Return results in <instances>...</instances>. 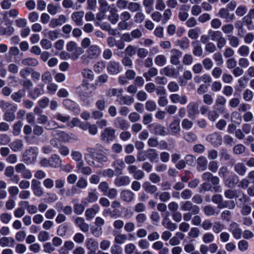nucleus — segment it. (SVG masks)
<instances>
[{
  "label": "nucleus",
  "instance_id": "nucleus-1",
  "mask_svg": "<svg viewBox=\"0 0 254 254\" xmlns=\"http://www.w3.org/2000/svg\"><path fill=\"white\" fill-rule=\"evenodd\" d=\"M86 152L84 154V158L86 162L90 166L96 168H100L103 166L104 163L108 160V158L105 154L100 152L99 149L98 152L96 149L88 147L86 149Z\"/></svg>",
  "mask_w": 254,
  "mask_h": 254
},
{
  "label": "nucleus",
  "instance_id": "nucleus-2",
  "mask_svg": "<svg viewBox=\"0 0 254 254\" xmlns=\"http://www.w3.org/2000/svg\"><path fill=\"white\" fill-rule=\"evenodd\" d=\"M52 135L56 139L64 142H70L78 140L77 136L73 133H67L60 130H53L51 132Z\"/></svg>",
  "mask_w": 254,
  "mask_h": 254
},
{
  "label": "nucleus",
  "instance_id": "nucleus-3",
  "mask_svg": "<svg viewBox=\"0 0 254 254\" xmlns=\"http://www.w3.org/2000/svg\"><path fill=\"white\" fill-rule=\"evenodd\" d=\"M101 139L106 143H110L116 137L115 129L111 127H106L101 133Z\"/></svg>",
  "mask_w": 254,
  "mask_h": 254
},
{
  "label": "nucleus",
  "instance_id": "nucleus-4",
  "mask_svg": "<svg viewBox=\"0 0 254 254\" xmlns=\"http://www.w3.org/2000/svg\"><path fill=\"white\" fill-rule=\"evenodd\" d=\"M37 153L35 149L30 148L26 150L23 155V161L26 164H33L37 159Z\"/></svg>",
  "mask_w": 254,
  "mask_h": 254
},
{
  "label": "nucleus",
  "instance_id": "nucleus-5",
  "mask_svg": "<svg viewBox=\"0 0 254 254\" xmlns=\"http://www.w3.org/2000/svg\"><path fill=\"white\" fill-rule=\"evenodd\" d=\"M181 209L183 211H190L193 215L198 214L200 211L199 207L193 204L191 201L189 200L186 201L182 203Z\"/></svg>",
  "mask_w": 254,
  "mask_h": 254
},
{
  "label": "nucleus",
  "instance_id": "nucleus-6",
  "mask_svg": "<svg viewBox=\"0 0 254 254\" xmlns=\"http://www.w3.org/2000/svg\"><path fill=\"white\" fill-rule=\"evenodd\" d=\"M187 109L188 116L190 118H194L196 115L199 114V104L196 102L190 103L188 105Z\"/></svg>",
  "mask_w": 254,
  "mask_h": 254
},
{
  "label": "nucleus",
  "instance_id": "nucleus-7",
  "mask_svg": "<svg viewBox=\"0 0 254 254\" xmlns=\"http://www.w3.org/2000/svg\"><path fill=\"white\" fill-rule=\"evenodd\" d=\"M66 50L67 51L71 52L74 51L76 52V54H73L72 55V59L73 60H76L78 58L79 55L82 53V50L81 48L77 47L76 44L73 41L69 42L66 45Z\"/></svg>",
  "mask_w": 254,
  "mask_h": 254
},
{
  "label": "nucleus",
  "instance_id": "nucleus-8",
  "mask_svg": "<svg viewBox=\"0 0 254 254\" xmlns=\"http://www.w3.org/2000/svg\"><path fill=\"white\" fill-rule=\"evenodd\" d=\"M87 58L90 59L98 58L101 54V49L97 45H92L87 50Z\"/></svg>",
  "mask_w": 254,
  "mask_h": 254
},
{
  "label": "nucleus",
  "instance_id": "nucleus-9",
  "mask_svg": "<svg viewBox=\"0 0 254 254\" xmlns=\"http://www.w3.org/2000/svg\"><path fill=\"white\" fill-rule=\"evenodd\" d=\"M206 140L214 147L219 146L222 144V136L218 133L214 132L208 135Z\"/></svg>",
  "mask_w": 254,
  "mask_h": 254
},
{
  "label": "nucleus",
  "instance_id": "nucleus-10",
  "mask_svg": "<svg viewBox=\"0 0 254 254\" xmlns=\"http://www.w3.org/2000/svg\"><path fill=\"white\" fill-rule=\"evenodd\" d=\"M170 63L171 64L177 65L180 63V58L182 56L181 51L176 49H173L171 50Z\"/></svg>",
  "mask_w": 254,
  "mask_h": 254
},
{
  "label": "nucleus",
  "instance_id": "nucleus-11",
  "mask_svg": "<svg viewBox=\"0 0 254 254\" xmlns=\"http://www.w3.org/2000/svg\"><path fill=\"white\" fill-rule=\"evenodd\" d=\"M64 106L68 110L71 111L76 114L80 112L79 106L74 101L70 99H65L63 101Z\"/></svg>",
  "mask_w": 254,
  "mask_h": 254
},
{
  "label": "nucleus",
  "instance_id": "nucleus-12",
  "mask_svg": "<svg viewBox=\"0 0 254 254\" xmlns=\"http://www.w3.org/2000/svg\"><path fill=\"white\" fill-rule=\"evenodd\" d=\"M77 172L84 175L89 176L92 173V169L89 166H85L84 162L76 163Z\"/></svg>",
  "mask_w": 254,
  "mask_h": 254
},
{
  "label": "nucleus",
  "instance_id": "nucleus-13",
  "mask_svg": "<svg viewBox=\"0 0 254 254\" xmlns=\"http://www.w3.org/2000/svg\"><path fill=\"white\" fill-rule=\"evenodd\" d=\"M134 193L129 190H123L120 193L121 199L127 203L132 201L134 200Z\"/></svg>",
  "mask_w": 254,
  "mask_h": 254
},
{
  "label": "nucleus",
  "instance_id": "nucleus-14",
  "mask_svg": "<svg viewBox=\"0 0 254 254\" xmlns=\"http://www.w3.org/2000/svg\"><path fill=\"white\" fill-rule=\"evenodd\" d=\"M169 98L173 103H179L181 105H185L188 102L187 97L185 95L173 94L170 95Z\"/></svg>",
  "mask_w": 254,
  "mask_h": 254
},
{
  "label": "nucleus",
  "instance_id": "nucleus-15",
  "mask_svg": "<svg viewBox=\"0 0 254 254\" xmlns=\"http://www.w3.org/2000/svg\"><path fill=\"white\" fill-rule=\"evenodd\" d=\"M107 69L111 75H117L120 72V64L115 61H110L107 64Z\"/></svg>",
  "mask_w": 254,
  "mask_h": 254
},
{
  "label": "nucleus",
  "instance_id": "nucleus-16",
  "mask_svg": "<svg viewBox=\"0 0 254 254\" xmlns=\"http://www.w3.org/2000/svg\"><path fill=\"white\" fill-rule=\"evenodd\" d=\"M112 167L118 175H122L125 167V163L122 159H116L112 163Z\"/></svg>",
  "mask_w": 254,
  "mask_h": 254
},
{
  "label": "nucleus",
  "instance_id": "nucleus-17",
  "mask_svg": "<svg viewBox=\"0 0 254 254\" xmlns=\"http://www.w3.org/2000/svg\"><path fill=\"white\" fill-rule=\"evenodd\" d=\"M84 15V12L83 11H76L72 13L71 18L77 26H80L83 24V18Z\"/></svg>",
  "mask_w": 254,
  "mask_h": 254
},
{
  "label": "nucleus",
  "instance_id": "nucleus-18",
  "mask_svg": "<svg viewBox=\"0 0 254 254\" xmlns=\"http://www.w3.org/2000/svg\"><path fill=\"white\" fill-rule=\"evenodd\" d=\"M230 231L235 239L238 240L241 238L242 231L237 223L233 222L230 225Z\"/></svg>",
  "mask_w": 254,
  "mask_h": 254
},
{
  "label": "nucleus",
  "instance_id": "nucleus-19",
  "mask_svg": "<svg viewBox=\"0 0 254 254\" xmlns=\"http://www.w3.org/2000/svg\"><path fill=\"white\" fill-rule=\"evenodd\" d=\"M75 225L84 233H86L89 231V226L88 224L85 222V220L83 218L78 217L74 220Z\"/></svg>",
  "mask_w": 254,
  "mask_h": 254
},
{
  "label": "nucleus",
  "instance_id": "nucleus-20",
  "mask_svg": "<svg viewBox=\"0 0 254 254\" xmlns=\"http://www.w3.org/2000/svg\"><path fill=\"white\" fill-rule=\"evenodd\" d=\"M17 107H12V108L7 110L3 115V119L8 122H11L15 119V112L17 110Z\"/></svg>",
  "mask_w": 254,
  "mask_h": 254
},
{
  "label": "nucleus",
  "instance_id": "nucleus-21",
  "mask_svg": "<svg viewBox=\"0 0 254 254\" xmlns=\"http://www.w3.org/2000/svg\"><path fill=\"white\" fill-rule=\"evenodd\" d=\"M204 181H210L213 185H217L219 183L220 180L217 176H214L212 173L206 172L201 175Z\"/></svg>",
  "mask_w": 254,
  "mask_h": 254
},
{
  "label": "nucleus",
  "instance_id": "nucleus-22",
  "mask_svg": "<svg viewBox=\"0 0 254 254\" xmlns=\"http://www.w3.org/2000/svg\"><path fill=\"white\" fill-rule=\"evenodd\" d=\"M130 180L128 176H122L117 177L114 181L115 185L119 187L127 186L130 184Z\"/></svg>",
  "mask_w": 254,
  "mask_h": 254
},
{
  "label": "nucleus",
  "instance_id": "nucleus-23",
  "mask_svg": "<svg viewBox=\"0 0 254 254\" xmlns=\"http://www.w3.org/2000/svg\"><path fill=\"white\" fill-rule=\"evenodd\" d=\"M208 161L204 156H201L196 160V168L198 171H205L207 166Z\"/></svg>",
  "mask_w": 254,
  "mask_h": 254
},
{
  "label": "nucleus",
  "instance_id": "nucleus-24",
  "mask_svg": "<svg viewBox=\"0 0 254 254\" xmlns=\"http://www.w3.org/2000/svg\"><path fill=\"white\" fill-rule=\"evenodd\" d=\"M114 126L121 129H127L128 128L129 125L127 122L121 117L116 118L114 122Z\"/></svg>",
  "mask_w": 254,
  "mask_h": 254
},
{
  "label": "nucleus",
  "instance_id": "nucleus-25",
  "mask_svg": "<svg viewBox=\"0 0 254 254\" xmlns=\"http://www.w3.org/2000/svg\"><path fill=\"white\" fill-rule=\"evenodd\" d=\"M40 185L41 183L37 180L33 179L32 181L31 188L34 193L38 196L42 195L43 193Z\"/></svg>",
  "mask_w": 254,
  "mask_h": 254
},
{
  "label": "nucleus",
  "instance_id": "nucleus-26",
  "mask_svg": "<svg viewBox=\"0 0 254 254\" xmlns=\"http://www.w3.org/2000/svg\"><path fill=\"white\" fill-rule=\"evenodd\" d=\"M66 21V17L64 15H60L58 18H53L51 19L50 26L52 28H55L58 26L62 25Z\"/></svg>",
  "mask_w": 254,
  "mask_h": 254
},
{
  "label": "nucleus",
  "instance_id": "nucleus-27",
  "mask_svg": "<svg viewBox=\"0 0 254 254\" xmlns=\"http://www.w3.org/2000/svg\"><path fill=\"white\" fill-rule=\"evenodd\" d=\"M99 207L97 205H94L91 208L86 209L85 211L86 219L90 220L93 219L99 211Z\"/></svg>",
  "mask_w": 254,
  "mask_h": 254
},
{
  "label": "nucleus",
  "instance_id": "nucleus-28",
  "mask_svg": "<svg viewBox=\"0 0 254 254\" xmlns=\"http://www.w3.org/2000/svg\"><path fill=\"white\" fill-rule=\"evenodd\" d=\"M113 236H114V242L117 245H122L127 240V236L126 234L121 233H115V231L113 232Z\"/></svg>",
  "mask_w": 254,
  "mask_h": 254
},
{
  "label": "nucleus",
  "instance_id": "nucleus-29",
  "mask_svg": "<svg viewBox=\"0 0 254 254\" xmlns=\"http://www.w3.org/2000/svg\"><path fill=\"white\" fill-rule=\"evenodd\" d=\"M142 187L144 191L149 194H153L157 191V187L148 181L144 182Z\"/></svg>",
  "mask_w": 254,
  "mask_h": 254
},
{
  "label": "nucleus",
  "instance_id": "nucleus-30",
  "mask_svg": "<svg viewBox=\"0 0 254 254\" xmlns=\"http://www.w3.org/2000/svg\"><path fill=\"white\" fill-rule=\"evenodd\" d=\"M161 72L168 77H177L179 75V72L176 71L175 68L168 66L163 68Z\"/></svg>",
  "mask_w": 254,
  "mask_h": 254
},
{
  "label": "nucleus",
  "instance_id": "nucleus-31",
  "mask_svg": "<svg viewBox=\"0 0 254 254\" xmlns=\"http://www.w3.org/2000/svg\"><path fill=\"white\" fill-rule=\"evenodd\" d=\"M238 182V177L236 175L229 177L224 180L225 185L229 188H233L235 187Z\"/></svg>",
  "mask_w": 254,
  "mask_h": 254
},
{
  "label": "nucleus",
  "instance_id": "nucleus-32",
  "mask_svg": "<svg viewBox=\"0 0 254 254\" xmlns=\"http://www.w3.org/2000/svg\"><path fill=\"white\" fill-rule=\"evenodd\" d=\"M10 149L14 152H17L22 149L23 143L22 140L16 139L9 144Z\"/></svg>",
  "mask_w": 254,
  "mask_h": 254
},
{
  "label": "nucleus",
  "instance_id": "nucleus-33",
  "mask_svg": "<svg viewBox=\"0 0 254 254\" xmlns=\"http://www.w3.org/2000/svg\"><path fill=\"white\" fill-rule=\"evenodd\" d=\"M86 246L90 251H96L98 249V243L93 238H89L86 241Z\"/></svg>",
  "mask_w": 254,
  "mask_h": 254
},
{
  "label": "nucleus",
  "instance_id": "nucleus-34",
  "mask_svg": "<svg viewBox=\"0 0 254 254\" xmlns=\"http://www.w3.org/2000/svg\"><path fill=\"white\" fill-rule=\"evenodd\" d=\"M162 224L165 227L172 231H174L177 227L176 224L172 222L168 218L167 215L163 218Z\"/></svg>",
  "mask_w": 254,
  "mask_h": 254
},
{
  "label": "nucleus",
  "instance_id": "nucleus-35",
  "mask_svg": "<svg viewBox=\"0 0 254 254\" xmlns=\"http://www.w3.org/2000/svg\"><path fill=\"white\" fill-rule=\"evenodd\" d=\"M117 101L121 105H126L129 106L134 102V99L133 97L129 96H123L121 95L117 100Z\"/></svg>",
  "mask_w": 254,
  "mask_h": 254
},
{
  "label": "nucleus",
  "instance_id": "nucleus-36",
  "mask_svg": "<svg viewBox=\"0 0 254 254\" xmlns=\"http://www.w3.org/2000/svg\"><path fill=\"white\" fill-rule=\"evenodd\" d=\"M92 91L87 84H82L81 86L80 95L84 98L89 97L92 95Z\"/></svg>",
  "mask_w": 254,
  "mask_h": 254
},
{
  "label": "nucleus",
  "instance_id": "nucleus-37",
  "mask_svg": "<svg viewBox=\"0 0 254 254\" xmlns=\"http://www.w3.org/2000/svg\"><path fill=\"white\" fill-rule=\"evenodd\" d=\"M235 171L240 176H244L246 173L247 168L243 163H237L234 165Z\"/></svg>",
  "mask_w": 254,
  "mask_h": 254
},
{
  "label": "nucleus",
  "instance_id": "nucleus-38",
  "mask_svg": "<svg viewBox=\"0 0 254 254\" xmlns=\"http://www.w3.org/2000/svg\"><path fill=\"white\" fill-rule=\"evenodd\" d=\"M61 160L59 156L56 154L52 155L49 160V165L53 167H58L61 165Z\"/></svg>",
  "mask_w": 254,
  "mask_h": 254
},
{
  "label": "nucleus",
  "instance_id": "nucleus-39",
  "mask_svg": "<svg viewBox=\"0 0 254 254\" xmlns=\"http://www.w3.org/2000/svg\"><path fill=\"white\" fill-rule=\"evenodd\" d=\"M77 201L76 199L72 200V202L74 203L73 210L75 214L80 215L83 212L85 208L83 204L77 203Z\"/></svg>",
  "mask_w": 254,
  "mask_h": 254
},
{
  "label": "nucleus",
  "instance_id": "nucleus-40",
  "mask_svg": "<svg viewBox=\"0 0 254 254\" xmlns=\"http://www.w3.org/2000/svg\"><path fill=\"white\" fill-rule=\"evenodd\" d=\"M169 128L173 134H176L178 133L181 130L180 121L179 120H174L170 124Z\"/></svg>",
  "mask_w": 254,
  "mask_h": 254
},
{
  "label": "nucleus",
  "instance_id": "nucleus-41",
  "mask_svg": "<svg viewBox=\"0 0 254 254\" xmlns=\"http://www.w3.org/2000/svg\"><path fill=\"white\" fill-rule=\"evenodd\" d=\"M15 241L12 237H3L0 239V245L2 247L12 246Z\"/></svg>",
  "mask_w": 254,
  "mask_h": 254
},
{
  "label": "nucleus",
  "instance_id": "nucleus-42",
  "mask_svg": "<svg viewBox=\"0 0 254 254\" xmlns=\"http://www.w3.org/2000/svg\"><path fill=\"white\" fill-rule=\"evenodd\" d=\"M119 14L116 8H112L110 10V14L108 16V20L113 24H116L119 19Z\"/></svg>",
  "mask_w": 254,
  "mask_h": 254
},
{
  "label": "nucleus",
  "instance_id": "nucleus-43",
  "mask_svg": "<svg viewBox=\"0 0 254 254\" xmlns=\"http://www.w3.org/2000/svg\"><path fill=\"white\" fill-rule=\"evenodd\" d=\"M167 58L164 55H158L154 59L155 64L158 66H163L167 63Z\"/></svg>",
  "mask_w": 254,
  "mask_h": 254
},
{
  "label": "nucleus",
  "instance_id": "nucleus-44",
  "mask_svg": "<svg viewBox=\"0 0 254 254\" xmlns=\"http://www.w3.org/2000/svg\"><path fill=\"white\" fill-rule=\"evenodd\" d=\"M236 206V202L234 200H222L221 204L218 206L219 209L227 208L230 209H234Z\"/></svg>",
  "mask_w": 254,
  "mask_h": 254
},
{
  "label": "nucleus",
  "instance_id": "nucleus-45",
  "mask_svg": "<svg viewBox=\"0 0 254 254\" xmlns=\"http://www.w3.org/2000/svg\"><path fill=\"white\" fill-rule=\"evenodd\" d=\"M21 63L24 66H36L39 63L35 58H27L23 59Z\"/></svg>",
  "mask_w": 254,
  "mask_h": 254
},
{
  "label": "nucleus",
  "instance_id": "nucleus-46",
  "mask_svg": "<svg viewBox=\"0 0 254 254\" xmlns=\"http://www.w3.org/2000/svg\"><path fill=\"white\" fill-rule=\"evenodd\" d=\"M147 157L150 162H153L158 159V154L154 149H149L147 150Z\"/></svg>",
  "mask_w": 254,
  "mask_h": 254
},
{
  "label": "nucleus",
  "instance_id": "nucleus-47",
  "mask_svg": "<svg viewBox=\"0 0 254 254\" xmlns=\"http://www.w3.org/2000/svg\"><path fill=\"white\" fill-rule=\"evenodd\" d=\"M201 33V29L199 27H195L193 29H190L188 31V36L191 39H196L199 37Z\"/></svg>",
  "mask_w": 254,
  "mask_h": 254
},
{
  "label": "nucleus",
  "instance_id": "nucleus-48",
  "mask_svg": "<svg viewBox=\"0 0 254 254\" xmlns=\"http://www.w3.org/2000/svg\"><path fill=\"white\" fill-rule=\"evenodd\" d=\"M203 212L207 216H211L218 215V212L211 205H207L204 207Z\"/></svg>",
  "mask_w": 254,
  "mask_h": 254
},
{
  "label": "nucleus",
  "instance_id": "nucleus-49",
  "mask_svg": "<svg viewBox=\"0 0 254 254\" xmlns=\"http://www.w3.org/2000/svg\"><path fill=\"white\" fill-rule=\"evenodd\" d=\"M158 73V70L155 67H151L148 71L143 73V76L146 81H150L151 78L156 76Z\"/></svg>",
  "mask_w": 254,
  "mask_h": 254
},
{
  "label": "nucleus",
  "instance_id": "nucleus-50",
  "mask_svg": "<svg viewBox=\"0 0 254 254\" xmlns=\"http://www.w3.org/2000/svg\"><path fill=\"white\" fill-rule=\"evenodd\" d=\"M212 228L214 233L218 234L224 229V225L220 221H215L212 224Z\"/></svg>",
  "mask_w": 254,
  "mask_h": 254
},
{
  "label": "nucleus",
  "instance_id": "nucleus-51",
  "mask_svg": "<svg viewBox=\"0 0 254 254\" xmlns=\"http://www.w3.org/2000/svg\"><path fill=\"white\" fill-rule=\"evenodd\" d=\"M123 91V89L110 88L107 91L106 94L108 96H117L119 98L122 95Z\"/></svg>",
  "mask_w": 254,
  "mask_h": 254
},
{
  "label": "nucleus",
  "instance_id": "nucleus-52",
  "mask_svg": "<svg viewBox=\"0 0 254 254\" xmlns=\"http://www.w3.org/2000/svg\"><path fill=\"white\" fill-rule=\"evenodd\" d=\"M177 45L184 50H187L190 46V40L186 37H183L181 40L177 41Z\"/></svg>",
  "mask_w": 254,
  "mask_h": 254
},
{
  "label": "nucleus",
  "instance_id": "nucleus-53",
  "mask_svg": "<svg viewBox=\"0 0 254 254\" xmlns=\"http://www.w3.org/2000/svg\"><path fill=\"white\" fill-rule=\"evenodd\" d=\"M154 133L156 135L165 136L168 134L164 127L161 125H157L154 128Z\"/></svg>",
  "mask_w": 254,
  "mask_h": 254
},
{
  "label": "nucleus",
  "instance_id": "nucleus-54",
  "mask_svg": "<svg viewBox=\"0 0 254 254\" xmlns=\"http://www.w3.org/2000/svg\"><path fill=\"white\" fill-rule=\"evenodd\" d=\"M14 31V28L11 25H9L6 27H0V35H6L10 36L12 35Z\"/></svg>",
  "mask_w": 254,
  "mask_h": 254
},
{
  "label": "nucleus",
  "instance_id": "nucleus-55",
  "mask_svg": "<svg viewBox=\"0 0 254 254\" xmlns=\"http://www.w3.org/2000/svg\"><path fill=\"white\" fill-rule=\"evenodd\" d=\"M183 138L186 141L190 143L195 141L197 138L196 135L192 132H187Z\"/></svg>",
  "mask_w": 254,
  "mask_h": 254
},
{
  "label": "nucleus",
  "instance_id": "nucleus-56",
  "mask_svg": "<svg viewBox=\"0 0 254 254\" xmlns=\"http://www.w3.org/2000/svg\"><path fill=\"white\" fill-rule=\"evenodd\" d=\"M135 220L138 227L141 226L147 219L146 215L143 213H140L135 216Z\"/></svg>",
  "mask_w": 254,
  "mask_h": 254
},
{
  "label": "nucleus",
  "instance_id": "nucleus-57",
  "mask_svg": "<svg viewBox=\"0 0 254 254\" xmlns=\"http://www.w3.org/2000/svg\"><path fill=\"white\" fill-rule=\"evenodd\" d=\"M154 0H143V5L145 7V11L147 13H150L153 10Z\"/></svg>",
  "mask_w": 254,
  "mask_h": 254
},
{
  "label": "nucleus",
  "instance_id": "nucleus-58",
  "mask_svg": "<svg viewBox=\"0 0 254 254\" xmlns=\"http://www.w3.org/2000/svg\"><path fill=\"white\" fill-rule=\"evenodd\" d=\"M209 39L211 41H216L222 34L219 31L209 30L208 32Z\"/></svg>",
  "mask_w": 254,
  "mask_h": 254
},
{
  "label": "nucleus",
  "instance_id": "nucleus-59",
  "mask_svg": "<svg viewBox=\"0 0 254 254\" xmlns=\"http://www.w3.org/2000/svg\"><path fill=\"white\" fill-rule=\"evenodd\" d=\"M254 97V93L250 89H246L243 93V99L246 102L251 101Z\"/></svg>",
  "mask_w": 254,
  "mask_h": 254
},
{
  "label": "nucleus",
  "instance_id": "nucleus-60",
  "mask_svg": "<svg viewBox=\"0 0 254 254\" xmlns=\"http://www.w3.org/2000/svg\"><path fill=\"white\" fill-rule=\"evenodd\" d=\"M24 96L23 92L19 90L17 92H14L11 96V99L15 102L19 103L21 99Z\"/></svg>",
  "mask_w": 254,
  "mask_h": 254
},
{
  "label": "nucleus",
  "instance_id": "nucleus-61",
  "mask_svg": "<svg viewBox=\"0 0 254 254\" xmlns=\"http://www.w3.org/2000/svg\"><path fill=\"white\" fill-rule=\"evenodd\" d=\"M202 240L205 244L211 243L214 240V236L211 233H206L203 235Z\"/></svg>",
  "mask_w": 254,
  "mask_h": 254
},
{
  "label": "nucleus",
  "instance_id": "nucleus-62",
  "mask_svg": "<svg viewBox=\"0 0 254 254\" xmlns=\"http://www.w3.org/2000/svg\"><path fill=\"white\" fill-rule=\"evenodd\" d=\"M127 9L132 12H137L140 9V4L137 2H128Z\"/></svg>",
  "mask_w": 254,
  "mask_h": 254
},
{
  "label": "nucleus",
  "instance_id": "nucleus-63",
  "mask_svg": "<svg viewBox=\"0 0 254 254\" xmlns=\"http://www.w3.org/2000/svg\"><path fill=\"white\" fill-rule=\"evenodd\" d=\"M228 40L229 41L230 45L232 47L236 48L239 45L240 40L237 37L235 36H228Z\"/></svg>",
  "mask_w": 254,
  "mask_h": 254
},
{
  "label": "nucleus",
  "instance_id": "nucleus-64",
  "mask_svg": "<svg viewBox=\"0 0 254 254\" xmlns=\"http://www.w3.org/2000/svg\"><path fill=\"white\" fill-rule=\"evenodd\" d=\"M254 18V9H251L249 10L248 14L244 17L245 22L250 25L252 23V19Z\"/></svg>",
  "mask_w": 254,
  "mask_h": 254
}]
</instances>
